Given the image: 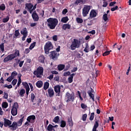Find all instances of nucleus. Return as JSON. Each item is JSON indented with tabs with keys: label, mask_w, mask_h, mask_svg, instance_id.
<instances>
[{
	"label": "nucleus",
	"mask_w": 131,
	"mask_h": 131,
	"mask_svg": "<svg viewBox=\"0 0 131 131\" xmlns=\"http://www.w3.org/2000/svg\"><path fill=\"white\" fill-rule=\"evenodd\" d=\"M48 22V27L50 29H55L56 28V26L58 25V23H59V20L58 19L56 18H52L50 17L47 19Z\"/></svg>",
	"instance_id": "obj_1"
},
{
	"label": "nucleus",
	"mask_w": 131,
	"mask_h": 131,
	"mask_svg": "<svg viewBox=\"0 0 131 131\" xmlns=\"http://www.w3.org/2000/svg\"><path fill=\"white\" fill-rule=\"evenodd\" d=\"M17 57H20V51L16 50L14 53L9 54L5 57L4 59L3 62H4V63H7V62H9V61L14 60V59L17 58Z\"/></svg>",
	"instance_id": "obj_2"
},
{
	"label": "nucleus",
	"mask_w": 131,
	"mask_h": 131,
	"mask_svg": "<svg viewBox=\"0 0 131 131\" xmlns=\"http://www.w3.org/2000/svg\"><path fill=\"white\" fill-rule=\"evenodd\" d=\"M4 121L5 127H8V128H10L11 130L14 131V126H15V123L14 122L12 123V121L7 118H4Z\"/></svg>",
	"instance_id": "obj_3"
},
{
	"label": "nucleus",
	"mask_w": 131,
	"mask_h": 131,
	"mask_svg": "<svg viewBox=\"0 0 131 131\" xmlns=\"http://www.w3.org/2000/svg\"><path fill=\"white\" fill-rule=\"evenodd\" d=\"M79 48H80V41L77 39H74L70 46V49L74 51Z\"/></svg>",
	"instance_id": "obj_4"
},
{
	"label": "nucleus",
	"mask_w": 131,
	"mask_h": 131,
	"mask_svg": "<svg viewBox=\"0 0 131 131\" xmlns=\"http://www.w3.org/2000/svg\"><path fill=\"white\" fill-rule=\"evenodd\" d=\"M34 75H36L37 78H40L43 75V68L42 67L39 66L36 70L34 71Z\"/></svg>",
	"instance_id": "obj_5"
},
{
	"label": "nucleus",
	"mask_w": 131,
	"mask_h": 131,
	"mask_svg": "<svg viewBox=\"0 0 131 131\" xmlns=\"http://www.w3.org/2000/svg\"><path fill=\"white\" fill-rule=\"evenodd\" d=\"M51 50H53V44L52 43V42L48 41L46 43L44 46V51L45 54H46V55H49Z\"/></svg>",
	"instance_id": "obj_6"
},
{
	"label": "nucleus",
	"mask_w": 131,
	"mask_h": 131,
	"mask_svg": "<svg viewBox=\"0 0 131 131\" xmlns=\"http://www.w3.org/2000/svg\"><path fill=\"white\" fill-rule=\"evenodd\" d=\"M18 108H19V104H18V102H14L11 112L13 116H16V115L18 114Z\"/></svg>",
	"instance_id": "obj_7"
},
{
	"label": "nucleus",
	"mask_w": 131,
	"mask_h": 131,
	"mask_svg": "<svg viewBox=\"0 0 131 131\" xmlns=\"http://www.w3.org/2000/svg\"><path fill=\"white\" fill-rule=\"evenodd\" d=\"M67 99V103H69L70 101L72 102H74V98L75 97V95L74 94H70L69 92H67L66 95Z\"/></svg>",
	"instance_id": "obj_8"
},
{
	"label": "nucleus",
	"mask_w": 131,
	"mask_h": 131,
	"mask_svg": "<svg viewBox=\"0 0 131 131\" xmlns=\"http://www.w3.org/2000/svg\"><path fill=\"white\" fill-rule=\"evenodd\" d=\"M90 10H91V6H84L82 9V15L83 17H86V16H88V14L90 12Z\"/></svg>",
	"instance_id": "obj_9"
},
{
	"label": "nucleus",
	"mask_w": 131,
	"mask_h": 131,
	"mask_svg": "<svg viewBox=\"0 0 131 131\" xmlns=\"http://www.w3.org/2000/svg\"><path fill=\"white\" fill-rule=\"evenodd\" d=\"M23 120H24V117H23L21 119L18 121V122L14 121V130H16L17 128H18V126H21L22 125V123H23Z\"/></svg>",
	"instance_id": "obj_10"
},
{
	"label": "nucleus",
	"mask_w": 131,
	"mask_h": 131,
	"mask_svg": "<svg viewBox=\"0 0 131 131\" xmlns=\"http://www.w3.org/2000/svg\"><path fill=\"white\" fill-rule=\"evenodd\" d=\"M54 91L57 94H56V97H60L61 94V86L60 85H57L54 86Z\"/></svg>",
	"instance_id": "obj_11"
},
{
	"label": "nucleus",
	"mask_w": 131,
	"mask_h": 131,
	"mask_svg": "<svg viewBox=\"0 0 131 131\" xmlns=\"http://www.w3.org/2000/svg\"><path fill=\"white\" fill-rule=\"evenodd\" d=\"M36 117L34 115H31L27 117V121L30 123H34L35 122Z\"/></svg>",
	"instance_id": "obj_12"
},
{
	"label": "nucleus",
	"mask_w": 131,
	"mask_h": 131,
	"mask_svg": "<svg viewBox=\"0 0 131 131\" xmlns=\"http://www.w3.org/2000/svg\"><path fill=\"white\" fill-rule=\"evenodd\" d=\"M50 58H51L52 60H57V59H58V53L57 51H53L51 52Z\"/></svg>",
	"instance_id": "obj_13"
},
{
	"label": "nucleus",
	"mask_w": 131,
	"mask_h": 131,
	"mask_svg": "<svg viewBox=\"0 0 131 131\" xmlns=\"http://www.w3.org/2000/svg\"><path fill=\"white\" fill-rule=\"evenodd\" d=\"M33 8V4L31 3H26L25 4V9L29 12L30 14V11H32V8Z\"/></svg>",
	"instance_id": "obj_14"
},
{
	"label": "nucleus",
	"mask_w": 131,
	"mask_h": 131,
	"mask_svg": "<svg viewBox=\"0 0 131 131\" xmlns=\"http://www.w3.org/2000/svg\"><path fill=\"white\" fill-rule=\"evenodd\" d=\"M32 17L33 19L34 22H36L39 20V17H38V14L36 13V11L33 12L32 14Z\"/></svg>",
	"instance_id": "obj_15"
},
{
	"label": "nucleus",
	"mask_w": 131,
	"mask_h": 131,
	"mask_svg": "<svg viewBox=\"0 0 131 131\" xmlns=\"http://www.w3.org/2000/svg\"><path fill=\"white\" fill-rule=\"evenodd\" d=\"M48 93L49 94V96L50 98H52V97H54V95H55V92H54V90L52 88H49L48 90Z\"/></svg>",
	"instance_id": "obj_16"
},
{
	"label": "nucleus",
	"mask_w": 131,
	"mask_h": 131,
	"mask_svg": "<svg viewBox=\"0 0 131 131\" xmlns=\"http://www.w3.org/2000/svg\"><path fill=\"white\" fill-rule=\"evenodd\" d=\"M97 16V12L94 9L92 10L90 12V17L92 18H95V17Z\"/></svg>",
	"instance_id": "obj_17"
},
{
	"label": "nucleus",
	"mask_w": 131,
	"mask_h": 131,
	"mask_svg": "<svg viewBox=\"0 0 131 131\" xmlns=\"http://www.w3.org/2000/svg\"><path fill=\"white\" fill-rule=\"evenodd\" d=\"M45 60H46V57H45V56L43 55H41L38 57V62L40 63H42L43 64H45Z\"/></svg>",
	"instance_id": "obj_18"
},
{
	"label": "nucleus",
	"mask_w": 131,
	"mask_h": 131,
	"mask_svg": "<svg viewBox=\"0 0 131 131\" xmlns=\"http://www.w3.org/2000/svg\"><path fill=\"white\" fill-rule=\"evenodd\" d=\"M43 84V83H42V81L41 80H39L36 82V85L37 88H38L39 89L42 87V85Z\"/></svg>",
	"instance_id": "obj_19"
},
{
	"label": "nucleus",
	"mask_w": 131,
	"mask_h": 131,
	"mask_svg": "<svg viewBox=\"0 0 131 131\" xmlns=\"http://www.w3.org/2000/svg\"><path fill=\"white\" fill-rule=\"evenodd\" d=\"M21 34L23 35H28V32L27 31V29L26 28H24L22 31L20 32Z\"/></svg>",
	"instance_id": "obj_20"
},
{
	"label": "nucleus",
	"mask_w": 131,
	"mask_h": 131,
	"mask_svg": "<svg viewBox=\"0 0 131 131\" xmlns=\"http://www.w3.org/2000/svg\"><path fill=\"white\" fill-rule=\"evenodd\" d=\"M57 68L59 71H62L65 69V64H60L57 66Z\"/></svg>",
	"instance_id": "obj_21"
},
{
	"label": "nucleus",
	"mask_w": 131,
	"mask_h": 131,
	"mask_svg": "<svg viewBox=\"0 0 131 131\" xmlns=\"http://www.w3.org/2000/svg\"><path fill=\"white\" fill-rule=\"evenodd\" d=\"M63 30H66V29H70L71 28V26L69 24H64L62 26Z\"/></svg>",
	"instance_id": "obj_22"
},
{
	"label": "nucleus",
	"mask_w": 131,
	"mask_h": 131,
	"mask_svg": "<svg viewBox=\"0 0 131 131\" xmlns=\"http://www.w3.org/2000/svg\"><path fill=\"white\" fill-rule=\"evenodd\" d=\"M22 84L24 86L25 89H26V90H30L29 85H28L27 82H23Z\"/></svg>",
	"instance_id": "obj_23"
},
{
	"label": "nucleus",
	"mask_w": 131,
	"mask_h": 131,
	"mask_svg": "<svg viewBox=\"0 0 131 131\" xmlns=\"http://www.w3.org/2000/svg\"><path fill=\"white\" fill-rule=\"evenodd\" d=\"M0 51L2 53H4V52H5V43H2L0 45Z\"/></svg>",
	"instance_id": "obj_24"
},
{
	"label": "nucleus",
	"mask_w": 131,
	"mask_h": 131,
	"mask_svg": "<svg viewBox=\"0 0 131 131\" xmlns=\"http://www.w3.org/2000/svg\"><path fill=\"white\" fill-rule=\"evenodd\" d=\"M69 20V18H68V16L63 17L61 19V22H62V23H67Z\"/></svg>",
	"instance_id": "obj_25"
},
{
	"label": "nucleus",
	"mask_w": 131,
	"mask_h": 131,
	"mask_svg": "<svg viewBox=\"0 0 131 131\" xmlns=\"http://www.w3.org/2000/svg\"><path fill=\"white\" fill-rule=\"evenodd\" d=\"M102 19L104 22H107L108 21V14L107 13H105L103 15Z\"/></svg>",
	"instance_id": "obj_26"
},
{
	"label": "nucleus",
	"mask_w": 131,
	"mask_h": 131,
	"mask_svg": "<svg viewBox=\"0 0 131 131\" xmlns=\"http://www.w3.org/2000/svg\"><path fill=\"white\" fill-rule=\"evenodd\" d=\"M49 86H50V83H49L48 82H46L44 83V86H43V89L45 91H47V90L49 89Z\"/></svg>",
	"instance_id": "obj_27"
},
{
	"label": "nucleus",
	"mask_w": 131,
	"mask_h": 131,
	"mask_svg": "<svg viewBox=\"0 0 131 131\" xmlns=\"http://www.w3.org/2000/svg\"><path fill=\"white\" fill-rule=\"evenodd\" d=\"M26 91L24 89H21L19 92V95L20 97H24V94H25Z\"/></svg>",
	"instance_id": "obj_28"
},
{
	"label": "nucleus",
	"mask_w": 131,
	"mask_h": 131,
	"mask_svg": "<svg viewBox=\"0 0 131 131\" xmlns=\"http://www.w3.org/2000/svg\"><path fill=\"white\" fill-rule=\"evenodd\" d=\"M59 120H60V117H59V116L55 117L53 119V122H55V123H58V122H59Z\"/></svg>",
	"instance_id": "obj_29"
},
{
	"label": "nucleus",
	"mask_w": 131,
	"mask_h": 131,
	"mask_svg": "<svg viewBox=\"0 0 131 131\" xmlns=\"http://www.w3.org/2000/svg\"><path fill=\"white\" fill-rule=\"evenodd\" d=\"M90 49V46H89V45L88 43H85V47L84 49L83 50V51L85 53H89V50Z\"/></svg>",
	"instance_id": "obj_30"
},
{
	"label": "nucleus",
	"mask_w": 131,
	"mask_h": 131,
	"mask_svg": "<svg viewBox=\"0 0 131 131\" xmlns=\"http://www.w3.org/2000/svg\"><path fill=\"white\" fill-rule=\"evenodd\" d=\"M35 99V95L34 93L31 94V101L32 103H34V99Z\"/></svg>",
	"instance_id": "obj_31"
},
{
	"label": "nucleus",
	"mask_w": 131,
	"mask_h": 131,
	"mask_svg": "<svg viewBox=\"0 0 131 131\" xmlns=\"http://www.w3.org/2000/svg\"><path fill=\"white\" fill-rule=\"evenodd\" d=\"M88 94L90 98L92 99V101L95 102V95L93 94V93H91V92L88 93Z\"/></svg>",
	"instance_id": "obj_32"
},
{
	"label": "nucleus",
	"mask_w": 131,
	"mask_h": 131,
	"mask_svg": "<svg viewBox=\"0 0 131 131\" xmlns=\"http://www.w3.org/2000/svg\"><path fill=\"white\" fill-rule=\"evenodd\" d=\"M66 126V121L61 120L60 122V127H65Z\"/></svg>",
	"instance_id": "obj_33"
},
{
	"label": "nucleus",
	"mask_w": 131,
	"mask_h": 131,
	"mask_svg": "<svg viewBox=\"0 0 131 131\" xmlns=\"http://www.w3.org/2000/svg\"><path fill=\"white\" fill-rule=\"evenodd\" d=\"M9 106V104H8V102H4L2 103V108H4L5 109L8 108V106Z\"/></svg>",
	"instance_id": "obj_34"
},
{
	"label": "nucleus",
	"mask_w": 131,
	"mask_h": 131,
	"mask_svg": "<svg viewBox=\"0 0 131 131\" xmlns=\"http://www.w3.org/2000/svg\"><path fill=\"white\" fill-rule=\"evenodd\" d=\"M79 4H84V0H76L75 1V5H76L77 6Z\"/></svg>",
	"instance_id": "obj_35"
},
{
	"label": "nucleus",
	"mask_w": 131,
	"mask_h": 131,
	"mask_svg": "<svg viewBox=\"0 0 131 131\" xmlns=\"http://www.w3.org/2000/svg\"><path fill=\"white\" fill-rule=\"evenodd\" d=\"M94 118H95V113H92L89 119L91 121H93Z\"/></svg>",
	"instance_id": "obj_36"
},
{
	"label": "nucleus",
	"mask_w": 131,
	"mask_h": 131,
	"mask_svg": "<svg viewBox=\"0 0 131 131\" xmlns=\"http://www.w3.org/2000/svg\"><path fill=\"white\" fill-rule=\"evenodd\" d=\"M0 10H1V11H5V10H6V5H5V4H2L0 5Z\"/></svg>",
	"instance_id": "obj_37"
},
{
	"label": "nucleus",
	"mask_w": 131,
	"mask_h": 131,
	"mask_svg": "<svg viewBox=\"0 0 131 131\" xmlns=\"http://www.w3.org/2000/svg\"><path fill=\"white\" fill-rule=\"evenodd\" d=\"M76 21L79 24H80L83 22V20H82V18H80L79 17H77L76 18Z\"/></svg>",
	"instance_id": "obj_38"
},
{
	"label": "nucleus",
	"mask_w": 131,
	"mask_h": 131,
	"mask_svg": "<svg viewBox=\"0 0 131 131\" xmlns=\"http://www.w3.org/2000/svg\"><path fill=\"white\" fill-rule=\"evenodd\" d=\"M53 125L50 124L48 126L47 130H48V131H52V130H53Z\"/></svg>",
	"instance_id": "obj_39"
},
{
	"label": "nucleus",
	"mask_w": 131,
	"mask_h": 131,
	"mask_svg": "<svg viewBox=\"0 0 131 131\" xmlns=\"http://www.w3.org/2000/svg\"><path fill=\"white\" fill-rule=\"evenodd\" d=\"M35 45H36V42H34L32 44H31L29 47V50H32L34 48V47H35Z\"/></svg>",
	"instance_id": "obj_40"
},
{
	"label": "nucleus",
	"mask_w": 131,
	"mask_h": 131,
	"mask_svg": "<svg viewBox=\"0 0 131 131\" xmlns=\"http://www.w3.org/2000/svg\"><path fill=\"white\" fill-rule=\"evenodd\" d=\"M9 20H10V17H9V16H7L6 18L3 19V23H7V22H8Z\"/></svg>",
	"instance_id": "obj_41"
},
{
	"label": "nucleus",
	"mask_w": 131,
	"mask_h": 131,
	"mask_svg": "<svg viewBox=\"0 0 131 131\" xmlns=\"http://www.w3.org/2000/svg\"><path fill=\"white\" fill-rule=\"evenodd\" d=\"M18 63H19V67H22V66H23V64H24V61H20V59H18L17 62V64H18Z\"/></svg>",
	"instance_id": "obj_42"
},
{
	"label": "nucleus",
	"mask_w": 131,
	"mask_h": 131,
	"mask_svg": "<svg viewBox=\"0 0 131 131\" xmlns=\"http://www.w3.org/2000/svg\"><path fill=\"white\" fill-rule=\"evenodd\" d=\"M20 35V32H19V30H16L15 31L14 36L15 37H18Z\"/></svg>",
	"instance_id": "obj_43"
},
{
	"label": "nucleus",
	"mask_w": 131,
	"mask_h": 131,
	"mask_svg": "<svg viewBox=\"0 0 131 131\" xmlns=\"http://www.w3.org/2000/svg\"><path fill=\"white\" fill-rule=\"evenodd\" d=\"M88 117V115L86 114H84L82 116V119L83 121H85L86 120V118Z\"/></svg>",
	"instance_id": "obj_44"
},
{
	"label": "nucleus",
	"mask_w": 131,
	"mask_h": 131,
	"mask_svg": "<svg viewBox=\"0 0 131 131\" xmlns=\"http://www.w3.org/2000/svg\"><path fill=\"white\" fill-rule=\"evenodd\" d=\"M17 75H18V73H17V72H16V71H13L12 73H11V77H14V76H17Z\"/></svg>",
	"instance_id": "obj_45"
},
{
	"label": "nucleus",
	"mask_w": 131,
	"mask_h": 131,
	"mask_svg": "<svg viewBox=\"0 0 131 131\" xmlns=\"http://www.w3.org/2000/svg\"><path fill=\"white\" fill-rule=\"evenodd\" d=\"M68 82L69 83H72V82H73V78L72 76H70L69 78H68Z\"/></svg>",
	"instance_id": "obj_46"
},
{
	"label": "nucleus",
	"mask_w": 131,
	"mask_h": 131,
	"mask_svg": "<svg viewBox=\"0 0 131 131\" xmlns=\"http://www.w3.org/2000/svg\"><path fill=\"white\" fill-rule=\"evenodd\" d=\"M93 127H96L97 128H98V127H99V120H96L95 121V123L94 124V125Z\"/></svg>",
	"instance_id": "obj_47"
},
{
	"label": "nucleus",
	"mask_w": 131,
	"mask_h": 131,
	"mask_svg": "<svg viewBox=\"0 0 131 131\" xmlns=\"http://www.w3.org/2000/svg\"><path fill=\"white\" fill-rule=\"evenodd\" d=\"M52 39L54 41H57L58 40V36L57 35H55L52 37Z\"/></svg>",
	"instance_id": "obj_48"
},
{
	"label": "nucleus",
	"mask_w": 131,
	"mask_h": 131,
	"mask_svg": "<svg viewBox=\"0 0 131 131\" xmlns=\"http://www.w3.org/2000/svg\"><path fill=\"white\" fill-rule=\"evenodd\" d=\"M13 79H14V77H11V76L9 77H8L6 79V80H7V81H8L9 82H11V81H12V80H13Z\"/></svg>",
	"instance_id": "obj_49"
},
{
	"label": "nucleus",
	"mask_w": 131,
	"mask_h": 131,
	"mask_svg": "<svg viewBox=\"0 0 131 131\" xmlns=\"http://www.w3.org/2000/svg\"><path fill=\"white\" fill-rule=\"evenodd\" d=\"M18 81V80H17V79H14L12 80V84H13V85H16L17 82Z\"/></svg>",
	"instance_id": "obj_50"
},
{
	"label": "nucleus",
	"mask_w": 131,
	"mask_h": 131,
	"mask_svg": "<svg viewBox=\"0 0 131 131\" xmlns=\"http://www.w3.org/2000/svg\"><path fill=\"white\" fill-rule=\"evenodd\" d=\"M110 54V51H105L102 54V56H103V57H105V56H108V55H109Z\"/></svg>",
	"instance_id": "obj_51"
},
{
	"label": "nucleus",
	"mask_w": 131,
	"mask_h": 131,
	"mask_svg": "<svg viewBox=\"0 0 131 131\" xmlns=\"http://www.w3.org/2000/svg\"><path fill=\"white\" fill-rule=\"evenodd\" d=\"M117 9H118V6H116L115 7L112 8L111 9V11H112V12H114V11H116V10H117Z\"/></svg>",
	"instance_id": "obj_52"
},
{
	"label": "nucleus",
	"mask_w": 131,
	"mask_h": 131,
	"mask_svg": "<svg viewBox=\"0 0 131 131\" xmlns=\"http://www.w3.org/2000/svg\"><path fill=\"white\" fill-rule=\"evenodd\" d=\"M107 6H108V3L107 2L104 1L103 3L102 7L103 8H106V7H107Z\"/></svg>",
	"instance_id": "obj_53"
},
{
	"label": "nucleus",
	"mask_w": 131,
	"mask_h": 131,
	"mask_svg": "<svg viewBox=\"0 0 131 131\" xmlns=\"http://www.w3.org/2000/svg\"><path fill=\"white\" fill-rule=\"evenodd\" d=\"M36 9V4H35L34 6H33L32 8V10L30 11V14H32L33 12Z\"/></svg>",
	"instance_id": "obj_54"
},
{
	"label": "nucleus",
	"mask_w": 131,
	"mask_h": 131,
	"mask_svg": "<svg viewBox=\"0 0 131 131\" xmlns=\"http://www.w3.org/2000/svg\"><path fill=\"white\" fill-rule=\"evenodd\" d=\"M69 75H70V72H66L63 74V76H69Z\"/></svg>",
	"instance_id": "obj_55"
},
{
	"label": "nucleus",
	"mask_w": 131,
	"mask_h": 131,
	"mask_svg": "<svg viewBox=\"0 0 131 131\" xmlns=\"http://www.w3.org/2000/svg\"><path fill=\"white\" fill-rule=\"evenodd\" d=\"M81 107L82 109H85V108H87V106L84 104V103H81Z\"/></svg>",
	"instance_id": "obj_56"
},
{
	"label": "nucleus",
	"mask_w": 131,
	"mask_h": 131,
	"mask_svg": "<svg viewBox=\"0 0 131 131\" xmlns=\"http://www.w3.org/2000/svg\"><path fill=\"white\" fill-rule=\"evenodd\" d=\"M67 13H68V10H67V9H63L62 11L63 15H66Z\"/></svg>",
	"instance_id": "obj_57"
},
{
	"label": "nucleus",
	"mask_w": 131,
	"mask_h": 131,
	"mask_svg": "<svg viewBox=\"0 0 131 131\" xmlns=\"http://www.w3.org/2000/svg\"><path fill=\"white\" fill-rule=\"evenodd\" d=\"M68 123H69L70 126H73V122H72V120H69Z\"/></svg>",
	"instance_id": "obj_58"
},
{
	"label": "nucleus",
	"mask_w": 131,
	"mask_h": 131,
	"mask_svg": "<svg viewBox=\"0 0 131 131\" xmlns=\"http://www.w3.org/2000/svg\"><path fill=\"white\" fill-rule=\"evenodd\" d=\"M8 97H9L8 93L4 92V96H3V98H4V99H8Z\"/></svg>",
	"instance_id": "obj_59"
},
{
	"label": "nucleus",
	"mask_w": 131,
	"mask_h": 131,
	"mask_svg": "<svg viewBox=\"0 0 131 131\" xmlns=\"http://www.w3.org/2000/svg\"><path fill=\"white\" fill-rule=\"evenodd\" d=\"M39 14H40V16H41V17H43V16H45V11L42 10V11H40Z\"/></svg>",
	"instance_id": "obj_60"
},
{
	"label": "nucleus",
	"mask_w": 131,
	"mask_h": 131,
	"mask_svg": "<svg viewBox=\"0 0 131 131\" xmlns=\"http://www.w3.org/2000/svg\"><path fill=\"white\" fill-rule=\"evenodd\" d=\"M115 4H116V2H111L109 4V6L110 7H112L113 6H114L115 5Z\"/></svg>",
	"instance_id": "obj_61"
},
{
	"label": "nucleus",
	"mask_w": 131,
	"mask_h": 131,
	"mask_svg": "<svg viewBox=\"0 0 131 131\" xmlns=\"http://www.w3.org/2000/svg\"><path fill=\"white\" fill-rule=\"evenodd\" d=\"M76 57L77 59H80V58H81V54H80L79 53H77Z\"/></svg>",
	"instance_id": "obj_62"
},
{
	"label": "nucleus",
	"mask_w": 131,
	"mask_h": 131,
	"mask_svg": "<svg viewBox=\"0 0 131 131\" xmlns=\"http://www.w3.org/2000/svg\"><path fill=\"white\" fill-rule=\"evenodd\" d=\"M54 80L55 81H59V80H60V77L56 76V77H54Z\"/></svg>",
	"instance_id": "obj_63"
},
{
	"label": "nucleus",
	"mask_w": 131,
	"mask_h": 131,
	"mask_svg": "<svg viewBox=\"0 0 131 131\" xmlns=\"http://www.w3.org/2000/svg\"><path fill=\"white\" fill-rule=\"evenodd\" d=\"M76 71H77V68L76 67H74L73 70H71V72L73 73V72H76Z\"/></svg>",
	"instance_id": "obj_64"
}]
</instances>
